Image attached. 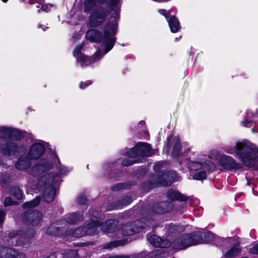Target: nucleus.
<instances>
[{
	"mask_svg": "<svg viewBox=\"0 0 258 258\" xmlns=\"http://www.w3.org/2000/svg\"><path fill=\"white\" fill-rule=\"evenodd\" d=\"M137 161L136 160H129V159H124L122 161V165L123 166H128L134 164L136 163Z\"/></svg>",
	"mask_w": 258,
	"mask_h": 258,
	"instance_id": "obj_43",
	"label": "nucleus"
},
{
	"mask_svg": "<svg viewBox=\"0 0 258 258\" xmlns=\"http://www.w3.org/2000/svg\"><path fill=\"white\" fill-rule=\"evenodd\" d=\"M171 144L173 147L172 155L174 157H177L180 155L181 154V147L179 140L177 138H175L173 139Z\"/></svg>",
	"mask_w": 258,
	"mask_h": 258,
	"instance_id": "obj_25",
	"label": "nucleus"
},
{
	"mask_svg": "<svg viewBox=\"0 0 258 258\" xmlns=\"http://www.w3.org/2000/svg\"><path fill=\"white\" fill-rule=\"evenodd\" d=\"M109 258H130L129 256L127 255H121V256H114Z\"/></svg>",
	"mask_w": 258,
	"mask_h": 258,
	"instance_id": "obj_56",
	"label": "nucleus"
},
{
	"mask_svg": "<svg viewBox=\"0 0 258 258\" xmlns=\"http://www.w3.org/2000/svg\"><path fill=\"white\" fill-rule=\"evenodd\" d=\"M83 215L80 212L69 214L67 216L66 220L68 223L76 224L83 220Z\"/></svg>",
	"mask_w": 258,
	"mask_h": 258,
	"instance_id": "obj_22",
	"label": "nucleus"
},
{
	"mask_svg": "<svg viewBox=\"0 0 258 258\" xmlns=\"http://www.w3.org/2000/svg\"><path fill=\"white\" fill-rule=\"evenodd\" d=\"M167 22L170 27V31L173 33L178 32L181 29V26L178 18L174 15L170 16Z\"/></svg>",
	"mask_w": 258,
	"mask_h": 258,
	"instance_id": "obj_20",
	"label": "nucleus"
},
{
	"mask_svg": "<svg viewBox=\"0 0 258 258\" xmlns=\"http://www.w3.org/2000/svg\"><path fill=\"white\" fill-rule=\"evenodd\" d=\"M251 131L252 133H258V127L257 128L254 127L251 129Z\"/></svg>",
	"mask_w": 258,
	"mask_h": 258,
	"instance_id": "obj_57",
	"label": "nucleus"
},
{
	"mask_svg": "<svg viewBox=\"0 0 258 258\" xmlns=\"http://www.w3.org/2000/svg\"><path fill=\"white\" fill-rule=\"evenodd\" d=\"M0 134L3 140H12V128L2 127L0 130Z\"/></svg>",
	"mask_w": 258,
	"mask_h": 258,
	"instance_id": "obj_31",
	"label": "nucleus"
},
{
	"mask_svg": "<svg viewBox=\"0 0 258 258\" xmlns=\"http://www.w3.org/2000/svg\"><path fill=\"white\" fill-rule=\"evenodd\" d=\"M249 252L251 254H258V243L254 244L252 248H249Z\"/></svg>",
	"mask_w": 258,
	"mask_h": 258,
	"instance_id": "obj_46",
	"label": "nucleus"
},
{
	"mask_svg": "<svg viewBox=\"0 0 258 258\" xmlns=\"http://www.w3.org/2000/svg\"><path fill=\"white\" fill-rule=\"evenodd\" d=\"M102 33L96 29H89L86 33V37L91 42L100 43L102 42Z\"/></svg>",
	"mask_w": 258,
	"mask_h": 258,
	"instance_id": "obj_16",
	"label": "nucleus"
},
{
	"mask_svg": "<svg viewBox=\"0 0 258 258\" xmlns=\"http://www.w3.org/2000/svg\"><path fill=\"white\" fill-rule=\"evenodd\" d=\"M167 196L171 201H185L187 199L186 196L176 190H169L167 193Z\"/></svg>",
	"mask_w": 258,
	"mask_h": 258,
	"instance_id": "obj_23",
	"label": "nucleus"
},
{
	"mask_svg": "<svg viewBox=\"0 0 258 258\" xmlns=\"http://www.w3.org/2000/svg\"><path fill=\"white\" fill-rule=\"evenodd\" d=\"M98 225V222L96 221H93L92 223L87 224L86 227H82L78 228L73 231H69L67 234L76 238L82 237L86 234L89 235L94 234L95 232L94 229Z\"/></svg>",
	"mask_w": 258,
	"mask_h": 258,
	"instance_id": "obj_11",
	"label": "nucleus"
},
{
	"mask_svg": "<svg viewBox=\"0 0 258 258\" xmlns=\"http://www.w3.org/2000/svg\"><path fill=\"white\" fill-rule=\"evenodd\" d=\"M44 152L45 147L42 144L35 143L32 145L27 155L29 159H37L40 157Z\"/></svg>",
	"mask_w": 258,
	"mask_h": 258,
	"instance_id": "obj_15",
	"label": "nucleus"
},
{
	"mask_svg": "<svg viewBox=\"0 0 258 258\" xmlns=\"http://www.w3.org/2000/svg\"><path fill=\"white\" fill-rule=\"evenodd\" d=\"M189 166L191 171L204 170L208 169V164L207 162H191Z\"/></svg>",
	"mask_w": 258,
	"mask_h": 258,
	"instance_id": "obj_24",
	"label": "nucleus"
},
{
	"mask_svg": "<svg viewBox=\"0 0 258 258\" xmlns=\"http://www.w3.org/2000/svg\"><path fill=\"white\" fill-rule=\"evenodd\" d=\"M218 153L217 151H213L211 152V154H210L209 157L210 158H213V157H214V156L215 157H216V156L218 155Z\"/></svg>",
	"mask_w": 258,
	"mask_h": 258,
	"instance_id": "obj_55",
	"label": "nucleus"
},
{
	"mask_svg": "<svg viewBox=\"0 0 258 258\" xmlns=\"http://www.w3.org/2000/svg\"><path fill=\"white\" fill-rule=\"evenodd\" d=\"M225 151L235 153L245 166L258 168V148L254 144L248 141L237 142L233 148L226 147Z\"/></svg>",
	"mask_w": 258,
	"mask_h": 258,
	"instance_id": "obj_1",
	"label": "nucleus"
},
{
	"mask_svg": "<svg viewBox=\"0 0 258 258\" xmlns=\"http://www.w3.org/2000/svg\"><path fill=\"white\" fill-rule=\"evenodd\" d=\"M15 249L9 247L0 248V258H14Z\"/></svg>",
	"mask_w": 258,
	"mask_h": 258,
	"instance_id": "obj_26",
	"label": "nucleus"
},
{
	"mask_svg": "<svg viewBox=\"0 0 258 258\" xmlns=\"http://www.w3.org/2000/svg\"><path fill=\"white\" fill-rule=\"evenodd\" d=\"M145 221L144 219L141 220H137L132 223H127L123 225L121 230L123 235H130L133 234L134 232H139L146 228L143 222Z\"/></svg>",
	"mask_w": 258,
	"mask_h": 258,
	"instance_id": "obj_10",
	"label": "nucleus"
},
{
	"mask_svg": "<svg viewBox=\"0 0 258 258\" xmlns=\"http://www.w3.org/2000/svg\"><path fill=\"white\" fill-rule=\"evenodd\" d=\"M9 181V177L7 175H4L1 178V183L3 187L7 186L8 182Z\"/></svg>",
	"mask_w": 258,
	"mask_h": 258,
	"instance_id": "obj_45",
	"label": "nucleus"
},
{
	"mask_svg": "<svg viewBox=\"0 0 258 258\" xmlns=\"http://www.w3.org/2000/svg\"><path fill=\"white\" fill-rule=\"evenodd\" d=\"M144 124H145V122L144 121H141L139 123V125H143Z\"/></svg>",
	"mask_w": 258,
	"mask_h": 258,
	"instance_id": "obj_60",
	"label": "nucleus"
},
{
	"mask_svg": "<svg viewBox=\"0 0 258 258\" xmlns=\"http://www.w3.org/2000/svg\"><path fill=\"white\" fill-rule=\"evenodd\" d=\"M124 243L121 241H114L106 243L103 245L105 249H112L119 245H123Z\"/></svg>",
	"mask_w": 258,
	"mask_h": 258,
	"instance_id": "obj_34",
	"label": "nucleus"
},
{
	"mask_svg": "<svg viewBox=\"0 0 258 258\" xmlns=\"http://www.w3.org/2000/svg\"><path fill=\"white\" fill-rule=\"evenodd\" d=\"M84 12L87 14H90L93 11L94 7L96 5L95 0H84Z\"/></svg>",
	"mask_w": 258,
	"mask_h": 258,
	"instance_id": "obj_28",
	"label": "nucleus"
},
{
	"mask_svg": "<svg viewBox=\"0 0 258 258\" xmlns=\"http://www.w3.org/2000/svg\"><path fill=\"white\" fill-rule=\"evenodd\" d=\"M83 46L82 43L78 44L73 50V54L77 62L81 63L88 62V64H91L101 59L102 54L100 50H97L92 56H88L82 52Z\"/></svg>",
	"mask_w": 258,
	"mask_h": 258,
	"instance_id": "obj_6",
	"label": "nucleus"
},
{
	"mask_svg": "<svg viewBox=\"0 0 258 258\" xmlns=\"http://www.w3.org/2000/svg\"><path fill=\"white\" fill-rule=\"evenodd\" d=\"M249 112L247 111V116H246V118L245 121H242L241 122V125L243 126H245L247 127H250L252 126V121L249 119Z\"/></svg>",
	"mask_w": 258,
	"mask_h": 258,
	"instance_id": "obj_40",
	"label": "nucleus"
},
{
	"mask_svg": "<svg viewBox=\"0 0 258 258\" xmlns=\"http://www.w3.org/2000/svg\"><path fill=\"white\" fill-rule=\"evenodd\" d=\"M42 27V25L41 24H38V28H40Z\"/></svg>",
	"mask_w": 258,
	"mask_h": 258,
	"instance_id": "obj_62",
	"label": "nucleus"
},
{
	"mask_svg": "<svg viewBox=\"0 0 258 258\" xmlns=\"http://www.w3.org/2000/svg\"><path fill=\"white\" fill-rule=\"evenodd\" d=\"M67 172V169H66V168H62L61 170H60V173L61 174H66Z\"/></svg>",
	"mask_w": 258,
	"mask_h": 258,
	"instance_id": "obj_58",
	"label": "nucleus"
},
{
	"mask_svg": "<svg viewBox=\"0 0 258 258\" xmlns=\"http://www.w3.org/2000/svg\"><path fill=\"white\" fill-rule=\"evenodd\" d=\"M203 55V53H198L197 54L196 59L194 61V64H196L197 63H198L199 62L198 59H201V57H202Z\"/></svg>",
	"mask_w": 258,
	"mask_h": 258,
	"instance_id": "obj_54",
	"label": "nucleus"
},
{
	"mask_svg": "<svg viewBox=\"0 0 258 258\" xmlns=\"http://www.w3.org/2000/svg\"><path fill=\"white\" fill-rule=\"evenodd\" d=\"M78 201L80 204H85L87 202V199L84 196H80L78 199Z\"/></svg>",
	"mask_w": 258,
	"mask_h": 258,
	"instance_id": "obj_50",
	"label": "nucleus"
},
{
	"mask_svg": "<svg viewBox=\"0 0 258 258\" xmlns=\"http://www.w3.org/2000/svg\"><path fill=\"white\" fill-rule=\"evenodd\" d=\"M3 2H4V3H6L7 2L8 0H2Z\"/></svg>",
	"mask_w": 258,
	"mask_h": 258,
	"instance_id": "obj_63",
	"label": "nucleus"
},
{
	"mask_svg": "<svg viewBox=\"0 0 258 258\" xmlns=\"http://www.w3.org/2000/svg\"><path fill=\"white\" fill-rule=\"evenodd\" d=\"M172 205L168 202H163L155 204L153 207V211L158 214H164L169 211Z\"/></svg>",
	"mask_w": 258,
	"mask_h": 258,
	"instance_id": "obj_19",
	"label": "nucleus"
},
{
	"mask_svg": "<svg viewBox=\"0 0 258 258\" xmlns=\"http://www.w3.org/2000/svg\"><path fill=\"white\" fill-rule=\"evenodd\" d=\"M206 170H201L196 173L193 175L192 178L195 180H203L205 179L207 176Z\"/></svg>",
	"mask_w": 258,
	"mask_h": 258,
	"instance_id": "obj_38",
	"label": "nucleus"
},
{
	"mask_svg": "<svg viewBox=\"0 0 258 258\" xmlns=\"http://www.w3.org/2000/svg\"><path fill=\"white\" fill-rule=\"evenodd\" d=\"M165 229L169 234H174L182 232L184 230L182 226L176 225L173 224H170L165 226Z\"/></svg>",
	"mask_w": 258,
	"mask_h": 258,
	"instance_id": "obj_30",
	"label": "nucleus"
},
{
	"mask_svg": "<svg viewBox=\"0 0 258 258\" xmlns=\"http://www.w3.org/2000/svg\"><path fill=\"white\" fill-rule=\"evenodd\" d=\"M17 203L13 202L10 197H7L5 199L4 205L5 206H10L16 204Z\"/></svg>",
	"mask_w": 258,
	"mask_h": 258,
	"instance_id": "obj_44",
	"label": "nucleus"
},
{
	"mask_svg": "<svg viewBox=\"0 0 258 258\" xmlns=\"http://www.w3.org/2000/svg\"><path fill=\"white\" fill-rule=\"evenodd\" d=\"M132 202V200L131 198H130L128 197H126L122 200V203L120 205L116 206V208H117V209L120 208L122 206H125V205H127L130 204Z\"/></svg>",
	"mask_w": 258,
	"mask_h": 258,
	"instance_id": "obj_41",
	"label": "nucleus"
},
{
	"mask_svg": "<svg viewBox=\"0 0 258 258\" xmlns=\"http://www.w3.org/2000/svg\"><path fill=\"white\" fill-rule=\"evenodd\" d=\"M178 39H179V38H177V37L175 38V41H177Z\"/></svg>",
	"mask_w": 258,
	"mask_h": 258,
	"instance_id": "obj_64",
	"label": "nucleus"
},
{
	"mask_svg": "<svg viewBox=\"0 0 258 258\" xmlns=\"http://www.w3.org/2000/svg\"><path fill=\"white\" fill-rule=\"evenodd\" d=\"M170 12L171 10L167 11L165 9H161L158 10V12L162 15L164 16L167 21L168 20V18L170 17Z\"/></svg>",
	"mask_w": 258,
	"mask_h": 258,
	"instance_id": "obj_42",
	"label": "nucleus"
},
{
	"mask_svg": "<svg viewBox=\"0 0 258 258\" xmlns=\"http://www.w3.org/2000/svg\"><path fill=\"white\" fill-rule=\"evenodd\" d=\"M112 10L103 7H98L91 12L89 16V25L91 27L96 28L101 25L106 21L107 17Z\"/></svg>",
	"mask_w": 258,
	"mask_h": 258,
	"instance_id": "obj_5",
	"label": "nucleus"
},
{
	"mask_svg": "<svg viewBox=\"0 0 258 258\" xmlns=\"http://www.w3.org/2000/svg\"><path fill=\"white\" fill-rule=\"evenodd\" d=\"M1 152L5 155H14L18 152L19 148L14 142H8L1 147Z\"/></svg>",
	"mask_w": 258,
	"mask_h": 258,
	"instance_id": "obj_17",
	"label": "nucleus"
},
{
	"mask_svg": "<svg viewBox=\"0 0 258 258\" xmlns=\"http://www.w3.org/2000/svg\"><path fill=\"white\" fill-rule=\"evenodd\" d=\"M58 175L50 173L41 177L37 182V189L43 192V200L45 202L50 203L54 199L55 189L54 184L59 181Z\"/></svg>",
	"mask_w": 258,
	"mask_h": 258,
	"instance_id": "obj_2",
	"label": "nucleus"
},
{
	"mask_svg": "<svg viewBox=\"0 0 258 258\" xmlns=\"http://www.w3.org/2000/svg\"><path fill=\"white\" fill-rule=\"evenodd\" d=\"M11 192L12 194L18 200L22 199L23 194L21 189L18 187H13L12 188Z\"/></svg>",
	"mask_w": 258,
	"mask_h": 258,
	"instance_id": "obj_36",
	"label": "nucleus"
},
{
	"mask_svg": "<svg viewBox=\"0 0 258 258\" xmlns=\"http://www.w3.org/2000/svg\"><path fill=\"white\" fill-rule=\"evenodd\" d=\"M106 0H97V2L101 5L105 3ZM120 0H109V8L111 10H114L116 6L118 4Z\"/></svg>",
	"mask_w": 258,
	"mask_h": 258,
	"instance_id": "obj_39",
	"label": "nucleus"
},
{
	"mask_svg": "<svg viewBox=\"0 0 258 258\" xmlns=\"http://www.w3.org/2000/svg\"><path fill=\"white\" fill-rule=\"evenodd\" d=\"M60 222L57 223L52 224L49 226L47 230V232L48 234L53 236H57L60 234L61 228L58 226L59 225Z\"/></svg>",
	"mask_w": 258,
	"mask_h": 258,
	"instance_id": "obj_29",
	"label": "nucleus"
},
{
	"mask_svg": "<svg viewBox=\"0 0 258 258\" xmlns=\"http://www.w3.org/2000/svg\"><path fill=\"white\" fill-rule=\"evenodd\" d=\"M92 84V81L90 80H88L86 82H81L80 84V88L81 89H83L87 87V86L90 85Z\"/></svg>",
	"mask_w": 258,
	"mask_h": 258,
	"instance_id": "obj_47",
	"label": "nucleus"
},
{
	"mask_svg": "<svg viewBox=\"0 0 258 258\" xmlns=\"http://www.w3.org/2000/svg\"><path fill=\"white\" fill-rule=\"evenodd\" d=\"M42 217L41 213L38 211L29 209L23 215V221L28 225L37 226Z\"/></svg>",
	"mask_w": 258,
	"mask_h": 258,
	"instance_id": "obj_9",
	"label": "nucleus"
},
{
	"mask_svg": "<svg viewBox=\"0 0 258 258\" xmlns=\"http://www.w3.org/2000/svg\"><path fill=\"white\" fill-rule=\"evenodd\" d=\"M219 163L225 169H239L241 167L240 164L236 163L233 158L227 155L222 156L219 159Z\"/></svg>",
	"mask_w": 258,
	"mask_h": 258,
	"instance_id": "obj_14",
	"label": "nucleus"
},
{
	"mask_svg": "<svg viewBox=\"0 0 258 258\" xmlns=\"http://www.w3.org/2000/svg\"><path fill=\"white\" fill-rule=\"evenodd\" d=\"M28 3L30 5H33L37 3L38 5L45 3L44 0H29Z\"/></svg>",
	"mask_w": 258,
	"mask_h": 258,
	"instance_id": "obj_51",
	"label": "nucleus"
},
{
	"mask_svg": "<svg viewBox=\"0 0 258 258\" xmlns=\"http://www.w3.org/2000/svg\"><path fill=\"white\" fill-rule=\"evenodd\" d=\"M207 234H208V236H209V237H212V234L211 233H210V232L208 233Z\"/></svg>",
	"mask_w": 258,
	"mask_h": 258,
	"instance_id": "obj_61",
	"label": "nucleus"
},
{
	"mask_svg": "<svg viewBox=\"0 0 258 258\" xmlns=\"http://www.w3.org/2000/svg\"><path fill=\"white\" fill-rule=\"evenodd\" d=\"M114 14H115V17L119 19V13L118 12H115Z\"/></svg>",
	"mask_w": 258,
	"mask_h": 258,
	"instance_id": "obj_59",
	"label": "nucleus"
},
{
	"mask_svg": "<svg viewBox=\"0 0 258 258\" xmlns=\"http://www.w3.org/2000/svg\"><path fill=\"white\" fill-rule=\"evenodd\" d=\"M41 5V10L44 12H47L48 11V10L49 9L48 6L47 4H39V6H37L36 7L37 8H39V6Z\"/></svg>",
	"mask_w": 258,
	"mask_h": 258,
	"instance_id": "obj_52",
	"label": "nucleus"
},
{
	"mask_svg": "<svg viewBox=\"0 0 258 258\" xmlns=\"http://www.w3.org/2000/svg\"><path fill=\"white\" fill-rule=\"evenodd\" d=\"M6 213L3 209H0V225L4 221Z\"/></svg>",
	"mask_w": 258,
	"mask_h": 258,
	"instance_id": "obj_49",
	"label": "nucleus"
},
{
	"mask_svg": "<svg viewBox=\"0 0 258 258\" xmlns=\"http://www.w3.org/2000/svg\"><path fill=\"white\" fill-rule=\"evenodd\" d=\"M176 173L174 171L161 172L158 174V184L167 186L175 180Z\"/></svg>",
	"mask_w": 258,
	"mask_h": 258,
	"instance_id": "obj_13",
	"label": "nucleus"
},
{
	"mask_svg": "<svg viewBox=\"0 0 258 258\" xmlns=\"http://www.w3.org/2000/svg\"><path fill=\"white\" fill-rule=\"evenodd\" d=\"M148 241L150 243L155 247H166L169 245V243L166 241L163 240L157 235L152 234L148 237Z\"/></svg>",
	"mask_w": 258,
	"mask_h": 258,
	"instance_id": "obj_18",
	"label": "nucleus"
},
{
	"mask_svg": "<svg viewBox=\"0 0 258 258\" xmlns=\"http://www.w3.org/2000/svg\"><path fill=\"white\" fill-rule=\"evenodd\" d=\"M241 248L239 245L235 244L224 254V256L228 258L235 257L239 254Z\"/></svg>",
	"mask_w": 258,
	"mask_h": 258,
	"instance_id": "obj_27",
	"label": "nucleus"
},
{
	"mask_svg": "<svg viewBox=\"0 0 258 258\" xmlns=\"http://www.w3.org/2000/svg\"><path fill=\"white\" fill-rule=\"evenodd\" d=\"M52 166V164L47 160H41L39 163L32 167L29 171V174L34 176H37L43 172L50 170Z\"/></svg>",
	"mask_w": 258,
	"mask_h": 258,
	"instance_id": "obj_12",
	"label": "nucleus"
},
{
	"mask_svg": "<svg viewBox=\"0 0 258 258\" xmlns=\"http://www.w3.org/2000/svg\"><path fill=\"white\" fill-rule=\"evenodd\" d=\"M35 235V232L31 231L29 233L23 234L21 231L10 232L8 234L7 240H12L10 244L15 246L24 245L29 239Z\"/></svg>",
	"mask_w": 258,
	"mask_h": 258,
	"instance_id": "obj_7",
	"label": "nucleus"
},
{
	"mask_svg": "<svg viewBox=\"0 0 258 258\" xmlns=\"http://www.w3.org/2000/svg\"><path fill=\"white\" fill-rule=\"evenodd\" d=\"M202 241L200 234H190L182 235L175 240L173 247L177 249H183L193 245H197Z\"/></svg>",
	"mask_w": 258,
	"mask_h": 258,
	"instance_id": "obj_4",
	"label": "nucleus"
},
{
	"mask_svg": "<svg viewBox=\"0 0 258 258\" xmlns=\"http://www.w3.org/2000/svg\"><path fill=\"white\" fill-rule=\"evenodd\" d=\"M102 230L106 233H111L113 232L115 229V226L114 224V222L112 220L107 221L105 224L101 225Z\"/></svg>",
	"mask_w": 258,
	"mask_h": 258,
	"instance_id": "obj_32",
	"label": "nucleus"
},
{
	"mask_svg": "<svg viewBox=\"0 0 258 258\" xmlns=\"http://www.w3.org/2000/svg\"><path fill=\"white\" fill-rule=\"evenodd\" d=\"M24 137L23 133L17 129H12V140H20Z\"/></svg>",
	"mask_w": 258,
	"mask_h": 258,
	"instance_id": "obj_35",
	"label": "nucleus"
},
{
	"mask_svg": "<svg viewBox=\"0 0 258 258\" xmlns=\"http://www.w3.org/2000/svg\"><path fill=\"white\" fill-rule=\"evenodd\" d=\"M144 255V254L143 252H142L140 253L135 254L132 255L131 256H129V257L130 258H143Z\"/></svg>",
	"mask_w": 258,
	"mask_h": 258,
	"instance_id": "obj_53",
	"label": "nucleus"
},
{
	"mask_svg": "<svg viewBox=\"0 0 258 258\" xmlns=\"http://www.w3.org/2000/svg\"><path fill=\"white\" fill-rule=\"evenodd\" d=\"M153 151L150 145L146 143H139L135 147L132 148L127 153L129 157L136 158L138 156H151Z\"/></svg>",
	"mask_w": 258,
	"mask_h": 258,
	"instance_id": "obj_8",
	"label": "nucleus"
},
{
	"mask_svg": "<svg viewBox=\"0 0 258 258\" xmlns=\"http://www.w3.org/2000/svg\"><path fill=\"white\" fill-rule=\"evenodd\" d=\"M89 214L92 215V217L95 219V220L92 219V221L90 223H92L93 221H96L98 223V225L96 226V227L94 229V231H95L100 224V222L97 221V219L101 216V214L98 211H90L89 212Z\"/></svg>",
	"mask_w": 258,
	"mask_h": 258,
	"instance_id": "obj_37",
	"label": "nucleus"
},
{
	"mask_svg": "<svg viewBox=\"0 0 258 258\" xmlns=\"http://www.w3.org/2000/svg\"><path fill=\"white\" fill-rule=\"evenodd\" d=\"M30 160L27 155L25 157L21 156L16 163L15 167L20 170H25L30 166Z\"/></svg>",
	"mask_w": 258,
	"mask_h": 258,
	"instance_id": "obj_21",
	"label": "nucleus"
},
{
	"mask_svg": "<svg viewBox=\"0 0 258 258\" xmlns=\"http://www.w3.org/2000/svg\"><path fill=\"white\" fill-rule=\"evenodd\" d=\"M40 199L39 197H36L33 200L25 203L22 205V207L24 209L31 208L35 207L39 204Z\"/></svg>",
	"mask_w": 258,
	"mask_h": 258,
	"instance_id": "obj_33",
	"label": "nucleus"
},
{
	"mask_svg": "<svg viewBox=\"0 0 258 258\" xmlns=\"http://www.w3.org/2000/svg\"><path fill=\"white\" fill-rule=\"evenodd\" d=\"M124 188V187L123 184L122 183H119L117 184L116 185H115L113 187H112V189L113 191H116V190H120V189H122Z\"/></svg>",
	"mask_w": 258,
	"mask_h": 258,
	"instance_id": "obj_48",
	"label": "nucleus"
},
{
	"mask_svg": "<svg viewBox=\"0 0 258 258\" xmlns=\"http://www.w3.org/2000/svg\"><path fill=\"white\" fill-rule=\"evenodd\" d=\"M117 22H108L105 25L102 42L104 46V52L108 53L113 47L116 41Z\"/></svg>",
	"mask_w": 258,
	"mask_h": 258,
	"instance_id": "obj_3",
	"label": "nucleus"
}]
</instances>
